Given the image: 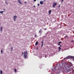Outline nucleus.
Masks as SVG:
<instances>
[{
    "mask_svg": "<svg viewBox=\"0 0 74 74\" xmlns=\"http://www.w3.org/2000/svg\"><path fill=\"white\" fill-rule=\"evenodd\" d=\"M27 53L26 52V51H25L24 54V56L25 57V58H27Z\"/></svg>",
    "mask_w": 74,
    "mask_h": 74,
    "instance_id": "obj_1",
    "label": "nucleus"
},
{
    "mask_svg": "<svg viewBox=\"0 0 74 74\" xmlns=\"http://www.w3.org/2000/svg\"><path fill=\"white\" fill-rule=\"evenodd\" d=\"M57 5V3L56 2H54L53 3V5H52L53 8H55V6Z\"/></svg>",
    "mask_w": 74,
    "mask_h": 74,
    "instance_id": "obj_2",
    "label": "nucleus"
},
{
    "mask_svg": "<svg viewBox=\"0 0 74 74\" xmlns=\"http://www.w3.org/2000/svg\"><path fill=\"white\" fill-rule=\"evenodd\" d=\"M13 18L14 21H16V18H17V16H16L15 15L14 16Z\"/></svg>",
    "mask_w": 74,
    "mask_h": 74,
    "instance_id": "obj_3",
    "label": "nucleus"
},
{
    "mask_svg": "<svg viewBox=\"0 0 74 74\" xmlns=\"http://www.w3.org/2000/svg\"><path fill=\"white\" fill-rule=\"evenodd\" d=\"M41 42L42 43V44L41 45V48H42V47L43 46V44L44 43V42H43V41H41Z\"/></svg>",
    "mask_w": 74,
    "mask_h": 74,
    "instance_id": "obj_4",
    "label": "nucleus"
},
{
    "mask_svg": "<svg viewBox=\"0 0 74 74\" xmlns=\"http://www.w3.org/2000/svg\"><path fill=\"white\" fill-rule=\"evenodd\" d=\"M51 12H52V10H50L49 11V15L50 14H51Z\"/></svg>",
    "mask_w": 74,
    "mask_h": 74,
    "instance_id": "obj_5",
    "label": "nucleus"
},
{
    "mask_svg": "<svg viewBox=\"0 0 74 74\" xmlns=\"http://www.w3.org/2000/svg\"><path fill=\"white\" fill-rule=\"evenodd\" d=\"M39 33L40 34H42V30L41 29L39 31Z\"/></svg>",
    "mask_w": 74,
    "mask_h": 74,
    "instance_id": "obj_6",
    "label": "nucleus"
},
{
    "mask_svg": "<svg viewBox=\"0 0 74 74\" xmlns=\"http://www.w3.org/2000/svg\"><path fill=\"white\" fill-rule=\"evenodd\" d=\"M44 3V1H40V3L41 5L43 4V3Z\"/></svg>",
    "mask_w": 74,
    "mask_h": 74,
    "instance_id": "obj_7",
    "label": "nucleus"
},
{
    "mask_svg": "<svg viewBox=\"0 0 74 74\" xmlns=\"http://www.w3.org/2000/svg\"><path fill=\"white\" fill-rule=\"evenodd\" d=\"M38 45V41H37L36 42V43H35V45Z\"/></svg>",
    "mask_w": 74,
    "mask_h": 74,
    "instance_id": "obj_8",
    "label": "nucleus"
},
{
    "mask_svg": "<svg viewBox=\"0 0 74 74\" xmlns=\"http://www.w3.org/2000/svg\"><path fill=\"white\" fill-rule=\"evenodd\" d=\"M58 49H59V51H60V50H61V48H60V47H58Z\"/></svg>",
    "mask_w": 74,
    "mask_h": 74,
    "instance_id": "obj_9",
    "label": "nucleus"
},
{
    "mask_svg": "<svg viewBox=\"0 0 74 74\" xmlns=\"http://www.w3.org/2000/svg\"><path fill=\"white\" fill-rule=\"evenodd\" d=\"M3 29V27H2V26H1V29H0V31H1V32H2V30Z\"/></svg>",
    "mask_w": 74,
    "mask_h": 74,
    "instance_id": "obj_10",
    "label": "nucleus"
},
{
    "mask_svg": "<svg viewBox=\"0 0 74 74\" xmlns=\"http://www.w3.org/2000/svg\"><path fill=\"white\" fill-rule=\"evenodd\" d=\"M3 12H4V11H1L0 12V14H3Z\"/></svg>",
    "mask_w": 74,
    "mask_h": 74,
    "instance_id": "obj_11",
    "label": "nucleus"
},
{
    "mask_svg": "<svg viewBox=\"0 0 74 74\" xmlns=\"http://www.w3.org/2000/svg\"><path fill=\"white\" fill-rule=\"evenodd\" d=\"M60 43H62V42H59V43L58 44V45H60Z\"/></svg>",
    "mask_w": 74,
    "mask_h": 74,
    "instance_id": "obj_12",
    "label": "nucleus"
},
{
    "mask_svg": "<svg viewBox=\"0 0 74 74\" xmlns=\"http://www.w3.org/2000/svg\"><path fill=\"white\" fill-rule=\"evenodd\" d=\"M19 3L20 4H22V2H21L20 0L19 1Z\"/></svg>",
    "mask_w": 74,
    "mask_h": 74,
    "instance_id": "obj_13",
    "label": "nucleus"
},
{
    "mask_svg": "<svg viewBox=\"0 0 74 74\" xmlns=\"http://www.w3.org/2000/svg\"><path fill=\"white\" fill-rule=\"evenodd\" d=\"M14 71H15V73H16V72L17 71H16V69H14Z\"/></svg>",
    "mask_w": 74,
    "mask_h": 74,
    "instance_id": "obj_14",
    "label": "nucleus"
},
{
    "mask_svg": "<svg viewBox=\"0 0 74 74\" xmlns=\"http://www.w3.org/2000/svg\"><path fill=\"white\" fill-rule=\"evenodd\" d=\"M3 74V71H2V70L0 71V74Z\"/></svg>",
    "mask_w": 74,
    "mask_h": 74,
    "instance_id": "obj_15",
    "label": "nucleus"
},
{
    "mask_svg": "<svg viewBox=\"0 0 74 74\" xmlns=\"http://www.w3.org/2000/svg\"><path fill=\"white\" fill-rule=\"evenodd\" d=\"M34 37L36 38V37H37V34H35L34 35Z\"/></svg>",
    "mask_w": 74,
    "mask_h": 74,
    "instance_id": "obj_16",
    "label": "nucleus"
},
{
    "mask_svg": "<svg viewBox=\"0 0 74 74\" xmlns=\"http://www.w3.org/2000/svg\"><path fill=\"white\" fill-rule=\"evenodd\" d=\"M5 3H6V4H8V2H7V1H6L5 2Z\"/></svg>",
    "mask_w": 74,
    "mask_h": 74,
    "instance_id": "obj_17",
    "label": "nucleus"
},
{
    "mask_svg": "<svg viewBox=\"0 0 74 74\" xmlns=\"http://www.w3.org/2000/svg\"><path fill=\"white\" fill-rule=\"evenodd\" d=\"M63 1H64V0H61V3H62L63 2Z\"/></svg>",
    "mask_w": 74,
    "mask_h": 74,
    "instance_id": "obj_18",
    "label": "nucleus"
},
{
    "mask_svg": "<svg viewBox=\"0 0 74 74\" xmlns=\"http://www.w3.org/2000/svg\"><path fill=\"white\" fill-rule=\"evenodd\" d=\"M1 53L2 54L3 53V49H2L1 51Z\"/></svg>",
    "mask_w": 74,
    "mask_h": 74,
    "instance_id": "obj_19",
    "label": "nucleus"
},
{
    "mask_svg": "<svg viewBox=\"0 0 74 74\" xmlns=\"http://www.w3.org/2000/svg\"><path fill=\"white\" fill-rule=\"evenodd\" d=\"M12 49H13V48H12V47H11V51H12Z\"/></svg>",
    "mask_w": 74,
    "mask_h": 74,
    "instance_id": "obj_20",
    "label": "nucleus"
},
{
    "mask_svg": "<svg viewBox=\"0 0 74 74\" xmlns=\"http://www.w3.org/2000/svg\"><path fill=\"white\" fill-rule=\"evenodd\" d=\"M60 5H58V7L59 8L60 7Z\"/></svg>",
    "mask_w": 74,
    "mask_h": 74,
    "instance_id": "obj_21",
    "label": "nucleus"
},
{
    "mask_svg": "<svg viewBox=\"0 0 74 74\" xmlns=\"http://www.w3.org/2000/svg\"><path fill=\"white\" fill-rule=\"evenodd\" d=\"M71 42H74V40H72L71 41Z\"/></svg>",
    "mask_w": 74,
    "mask_h": 74,
    "instance_id": "obj_22",
    "label": "nucleus"
},
{
    "mask_svg": "<svg viewBox=\"0 0 74 74\" xmlns=\"http://www.w3.org/2000/svg\"><path fill=\"white\" fill-rule=\"evenodd\" d=\"M71 69H71V70H72L73 69V67H71Z\"/></svg>",
    "mask_w": 74,
    "mask_h": 74,
    "instance_id": "obj_23",
    "label": "nucleus"
},
{
    "mask_svg": "<svg viewBox=\"0 0 74 74\" xmlns=\"http://www.w3.org/2000/svg\"><path fill=\"white\" fill-rule=\"evenodd\" d=\"M39 5H40V4H39V3H38V6H39Z\"/></svg>",
    "mask_w": 74,
    "mask_h": 74,
    "instance_id": "obj_24",
    "label": "nucleus"
},
{
    "mask_svg": "<svg viewBox=\"0 0 74 74\" xmlns=\"http://www.w3.org/2000/svg\"><path fill=\"white\" fill-rule=\"evenodd\" d=\"M3 10V11H5V9H4Z\"/></svg>",
    "mask_w": 74,
    "mask_h": 74,
    "instance_id": "obj_25",
    "label": "nucleus"
},
{
    "mask_svg": "<svg viewBox=\"0 0 74 74\" xmlns=\"http://www.w3.org/2000/svg\"><path fill=\"white\" fill-rule=\"evenodd\" d=\"M36 1V0H34V2Z\"/></svg>",
    "mask_w": 74,
    "mask_h": 74,
    "instance_id": "obj_26",
    "label": "nucleus"
},
{
    "mask_svg": "<svg viewBox=\"0 0 74 74\" xmlns=\"http://www.w3.org/2000/svg\"><path fill=\"white\" fill-rule=\"evenodd\" d=\"M66 58H67V59H69V57H66Z\"/></svg>",
    "mask_w": 74,
    "mask_h": 74,
    "instance_id": "obj_27",
    "label": "nucleus"
},
{
    "mask_svg": "<svg viewBox=\"0 0 74 74\" xmlns=\"http://www.w3.org/2000/svg\"><path fill=\"white\" fill-rule=\"evenodd\" d=\"M23 53H23H23H22V55H23Z\"/></svg>",
    "mask_w": 74,
    "mask_h": 74,
    "instance_id": "obj_28",
    "label": "nucleus"
},
{
    "mask_svg": "<svg viewBox=\"0 0 74 74\" xmlns=\"http://www.w3.org/2000/svg\"><path fill=\"white\" fill-rule=\"evenodd\" d=\"M18 2L19 3V0H18Z\"/></svg>",
    "mask_w": 74,
    "mask_h": 74,
    "instance_id": "obj_29",
    "label": "nucleus"
},
{
    "mask_svg": "<svg viewBox=\"0 0 74 74\" xmlns=\"http://www.w3.org/2000/svg\"><path fill=\"white\" fill-rule=\"evenodd\" d=\"M45 30H47V28H45Z\"/></svg>",
    "mask_w": 74,
    "mask_h": 74,
    "instance_id": "obj_30",
    "label": "nucleus"
},
{
    "mask_svg": "<svg viewBox=\"0 0 74 74\" xmlns=\"http://www.w3.org/2000/svg\"><path fill=\"white\" fill-rule=\"evenodd\" d=\"M25 3H26V2H25Z\"/></svg>",
    "mask_w": 74,
    "mask_h": 74,
    "instance_id": "obj_31",
    "label": "nucleus"
},
{
    "mask_svg": "<svg viewBox=\"0 0 74 74\" xmlns=\"http://www.w3.org/2000/svg\"><path fill=\"white\" fill-rule=\"evenodd\" d=\"M65 37H67V36H65Z\"/></svg>",
    "mask_w": 74,
    "mask_h": 74,
    "instance_id": "obj_32",
    "label": "nucleus"
},
{
    "mask_svg": "<svg viewBox=\"0 0 74 74\" xmlns=\"http://www.w3.org/2000/svg\"><path fill=\"white\" fill-rule=\"evenodd\" d=\"M34 7H35V5H34Z\"/></svg>",
    "mask_w": 74,
    "mask_h": 74,
    "instance_id": "obj_33",
    "label": "nucleus"
},
{
    "mask_svg": "<svg viewBox=\"0 0 74 74\" xmlns=\"http://www.w3.org/2000/svg\"><path fill=\"white\" fill-rule=\"evenodd\" d=\"M45 58H47V56H45Z\"/></svg>",
    "mask_w": 74,
    "mask_h": 74,
    "instance_id": "obj_34",
    "label": "nucleus"
},
{
    "mask_svg": "<svg viewBox=\"0 0 74 74\" xmlns=\"http://www.w3.org/2000/svg\"><path fill=\"white\" fill-rule=\"evenodd\" d=\"M60 47H62V46L61 45H60Z\"/></svg>",
    "mask_w": 74,
    "mask_h": 74,
    "instance_id": "obj_35",
    "label": "nucleus"
},
{
    "mask_svg": "<svg viewBox=\"0 0 74 74\" xmlns=\"http://www.w3.org/2000/svg\"><path fill=\"white\" fill-rule=\"evenodd\" d=\"M69 70H71V68H70Z\"/></svg>",
    "mask_w": 74,
    "mask_h": 74,
    "instance_id": "obj_36",
    "label": "nucleus"
},
{
    "mask_svg": "<svg viewBox=\"0 0 74 74\" xmlns=\"http://www.w3.org/2000/svg\"><path fill=\"white\" fill-rule=\"evenodd\" d=\"M37 49H38V48H37Z\"/></svg>",
    "mask_w": 74,
    "mask_h": 74,
    "instance_id": "obj_37",
    "label": "nucleus"
}]
</instances>
